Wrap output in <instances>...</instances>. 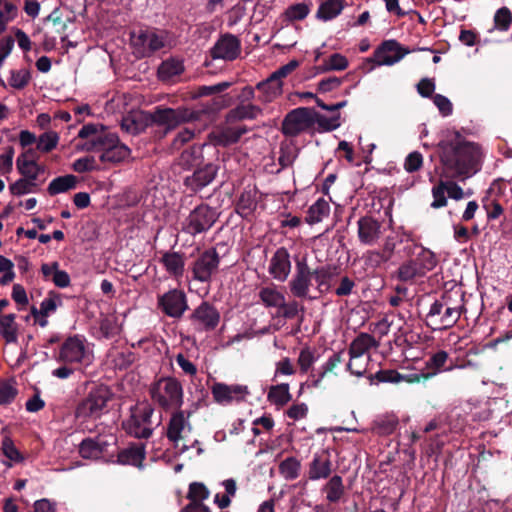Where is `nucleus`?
Instances as JSON below:
<instances>
[{"mask_svg":"<svg viewBox=\"0 0 512 512\" xmlns=\"http://www.w3.org/2000/svg\"><path fill=\"white\" fill-rule=\"evenodd\" d=\"M446 183L445 181H440L437 186L432 188L433 202L431 203V207L438 209L447 205V198L445 196L446 192Z\"/></svg>","mask_w":512,"mask_h":512,"instance_id":"63","label":"nucleus"},{"mask_svg":"<svg viewBox=\"0 0 512 512\" xmlns=\"http://www.w3.org/2000/svg\"><path fill=\"white\" fill-rule=\"evenodd\" d=\"M36 148H27L25 149L16 160L17 170H24L27 164H34V162L38 161L39 155L37 153Z\"/></svg>","mask_w":512,"mask_h":512,"instance_id":"62","label":"nucleus"},{"mask_svg":"<svg viewBox=\"0 0 512 512\" xmlns=\"http://www.w3.org/2000/svg\"><path fill=\"white\" fill-rule=\"evenodd\" d=\"M87 358L85 339L79 335L68 337L56 356V360L63 364H83Z\"/></svg>","mask_w":512,"mask_h":512,"instance_id":"13","label":"nucleus"},{"mask_svg":"<svg viewBox=\"0 0 512 512\" xmlns=\"http://www.w3.org/2000/svg\"><path fill=\"white\" fill-rule=\"evenodd\" d=\"M348 60L345 56L339 53H334L325 60L322 70L323 71H342L348 67Z\"/></svg>","mask_w":512,"mask_h":512,"instance_id":"59","label":"nucleus"},{"mask_svg":"<svg viewBox=\"0 0 512 512\" xmlns=\"http://www.w3.org/2000/svg\"><path fill=\"white\" fill-rule=\"evenodd\" d=\"M78 184V179L75 175L67 174L54 178L47 187V192L50 196H55L60 193H65L69 190L75 189Z\"/></svg>","mask_w":512,"mask_h":512,"instance_id":"37","label":"nucleus"},{"mask_svg":"<svg viewBox=\"0 0 512 512\" xmlns=\"http://www.w3.org/2000/svg\"><path fill=\"white\" fill-rule=\"evenodd\" d=\"M344 351H339L333 353L329 359L322 365L321 370L318 374L311 373L309 376V386L314 388L322 387V380L325 375L329 372H332L340 363L344 361L343 359Z\"/></svg>","mask_w":512,"mask_h":512,"instance_id":"30","label":"nucleus"},{"mask_svg":"<svg viewBox=\"0 0 512 512\" xmlns=\"http://www.w3.org/2000/svg\"><path fill=\"white\" fill-rule=\"evenodd\" d=\"M463 299H453L448 292L436 299L430 306L426 315V326L432 331H444L454 327L461 314L466 311Z\"/></svg>","mask_w":512,"mask_h":512,"instance_id":"3","label":"nucleus"},{"mask_svg":"<svg viewBox=\"0 0 512 512\" xmlns=\"http://www.w3.org/2000/svg\"><path fill=\"white\" fill-rule=\"evenodd\" d=\"M247 132L248 129L246 126H241L238 128L225 127L211 132L209 134V140L215 146L228 147L230 145L236 144Z\"/></svg>","mask_w":512,"mask_h":512,"instance_id":"25","label":"nucleus"},{"mask_svg":"<svg viewBox=\"0 0 512 512\" xmlns=\"http://www.w3.org/2000/svg\"><path fill=\"white\" fill-rule=\"evenodd\" d=\"M279 469L285 479L294 480L299 476L300 462L294 457H289L280 463Z\"/></svg>","mask_w":512,"mask_h":512,"instance_id":"56","label":"nucleus"},{"mask_svg":"<svg viewBox=\"0 0 512 512\" xmlns=\"http://www.w3.org/2000/svg\"><path fill=\"white\" fill-rule=\"evenodd\" d=\"M219 166L209 162L201 164L192 174L187 175L183 179V185L192 193H198L205 187L209 186L217 177Z\"/></svg>","mask_w":512,"mask_h":512,"instance_id":"15","label":"nucleus"},{"mask_svg":"<svg viewBox=\"0 0 512 512\" xmlns=\"http://www.w3.org/2000/svg\"><path fill=\"white\" fill-rule=\"evenodd\" d=\"M358 238L362 244L373 245L381 236V223L371 216H363L358 222Z\"/></svg>","mask_w":512,"mask_h":512,"instance_id":"24","label":"nucleus"},{"mask_svg":"<svg viewBox=\"0 0 512 512\" xmlns=\"http://www.w3.org/2000/svg\"><path fill=\"white\" fill-rule=\"evenodd\" d=\"M110 133L111 132H109L107 128L102 124L89 123L82 126L78 132V137L81 139H88L87 142H92L97 137Z\"/></svg>","mask_w":512,"mask_h":512,"instance_id":"52","label":"nucleus"},{"mask_svg":"<svg viewBox=\"0 0 512 512\" xmlns=\"http://www.w3.org/2000/svg\"><path fill=\"white\" fill-rule=\"evenodd\" d=\"M114 394L106 385L92 387L86 396L78 403L75 416L77 419L97 420L104 413L108 412V403L113 399Z\"/></svg>","mask_w":512,"mask_h":512,"instance_id":"4","label":"nucleus"},{"mask_svg":"<svg viewBox=\"0 0 512 512\" xmlns=\"http://www.w3.org/2000/svg\"><path fill=\"white\" fill-rule=\"evenodd\" d=\"M343 8V0H327L320 4L316 18L322 21L334 19L342 12Z\"/></svg>","mask_w":512,"mask_h":512,"instance_id":"42","label":"nucleus"},{"mask_svg":"<svg viewBox=\"0 0 512 512\" xmlns=\"http://www.w3.org/2000/svg\"><path fill=\"white\" fill-rule=\"evenodd\" d=\"M449 355L444 350H439L434 353L426 362V370L424 373H434V376L439 373L445 366Z\"/></svg>","mask_w":512,"mask_h":512,"instance_id":"54","label":"nucleus"},{"mask_svg":"<svg viewBox=\"0 0 512 512\" xmlns=\"http://www.w3.org/2000/svg\"><path fill=\"white\" fill-rule=\"evenodd\" d=\"M269 274L277 281L284 282L291 272L290 254L285 247L278 248L269 262Z\"/></svg>","mask_w":512,"mask_h":512,"instance_id":"22","label":"nucleus"},{"mask_svg":"<svg viewBox=\"0 0 512 512\" xmlns=\"http://www.w3.org/2000/svg\"><path fill=\"white\" fill-rule=\"evenodd\" d=\"M331 454L327 449L314 454L312 461L308 466V478L316 481L320 479H328L333 471Z\"/></svg>","mask_w":512,"mask_h":512,"instance_id":"21","label":"nucleus"},{"mask_svg":"<svg viewBox=\"0 0 512 512\" xmlns=\"http://www.w3.org/2000/svg\"><path fill=\"white\" fill-rule=\"evenodd\" d=\"M213 105L205 110H193L187 107L170 108L162 105L156 106L153 111H137L123 117L121 128L125 132L138 135L148 127L156 125L164 128V134L176 129L182 124L200 120L202 115L215 112L223 106V97L218 96L213 100Z\"/></svg>","mask_w":512,"mask_h":512,"instance_id":"1","label":"nucleus"},{"mask_svg":"<svg viewBox=\"0 0 512 512\" xmlns=\"http://www.w3.org/2000/svg\"><path fill=\"white\" fill-rule=\"evenodd\" d=\"M17 15V6L14 3L5 0L2 5H0V27L4 29L9 22L13 21L17 17Z\"/></svg>","mask_w":512,"mask_h":512,"instance_id":"58","label":"nucleus"},{"mask_svg":"<svg viewBox=\"0 0 512 512\" xmlns=\"http://www.w3.org/2000/svg\"><path fill=\"white\" fill-rule=\"evenodd\" d=\"M220 256L215 248H209L203 251L194 261L192 273L195 280L208 283L212 275L218 270Z\"/></svg>","mask_w":512,"mask_h":512,"instance_id":"14","label":"nucleus"},{"mask_svg":"<svg viewBox=\"0 0 512 512\" xmlns=\"http://www.w3.org/2000/svg\"><path fill=\"white\" fill-rule=\"evenodd\" d=\"M188 319L198 332L213 331L220 323V312L208 301H203L189 315Z\"/></svg>","mask_w":512,"mask_h":512,"instance_id":"11","label":"nucleus"},{"mask_svg":"<svg viewBox=\"0 0 512 512\" xmlns=\"http://www.w3.org/2000/svg\"><path fill=\"white\" fill-rule=\"evenodd\" d=\"M267 400L277 407H283L292 400L288 383L272 385L267 394Z\"/></svg>","mask_w":512,"mask_h":512,"instance_id":"40","label":"nucleus"},{"mask_svg":"<svg viewBox=\"0 0 512 512\" xmlns=\"http://www.w3.org/2000/svg\"><path fill=\"white\" fill-rule=\"evenodd\" d=\"M409 53L408 49L394 40L383 41L374 51L373 58L368 59L369 62H375L376 65H393L399 62L406 54Z\"/></svg>","mask_w":512,"mask_h":512,"instance_id":"18","label":"nucleus"},{"mask_svg":"<svg viewBox=\"0 0 512 512\" xmlns=\"http://www.w3.org/2000/svg\"><path fill=\"white\" fill-rule=\"evenodd\" d=\"M330 212V205L324 198H319L313 205H311L307 212L306 221L309 224H314L322 221L325 216Z\"/></svg>","mask_w":512,"mask_h":512,"instance_id":"47","label":"nucleus"},{"mask_svg":"<svg viewBox=\"0 0 512 512\" xmlns=\"http://www.w3.org/2000/svg\"><path fill=\"white\" fill-rule=\"evenodd\" d=\"M257 207V200L255 197V192L251 190H244L235 206V211L243 218H247L251 216Z\"/></svg>","mask_w":512,"mask_h":512,"instance_id":"39","label":"nucleus"},{"mask_svg":"<svg viewBox=\"0 0 512 512\" xmlns=\"http://www.w3.org/2000/svg\"><path fill=\"white\" fill-rule=\"evenodd\" d=\"M83 149L88 152L100 151L99 159L103 163L118 164L131 155V149L120 141L117 134L112 132L99 136L92 142H86Z\"/></svg>","mask_w":512,"mask_h":512,"instance_id":"5","label":"nucleus"},{"mask_svg":"<svg viewBox=\"0 0 512 512\" xmlns=\"http://www.w3.org/2000/svg\"><path fill=\"white\" fill-rule=\"evenodd\" d=\"M22 178L10 184V193L14 196H22L31 192H36L38 184L35 181V176L30 175L23 170H18Z\"/></svg>","mask_w":512,"mask_h":512,"instance_id":"34","label":"nucleus"},{"mask_svg":"<svg viewBox=\"0 0 512 512\" xmlns=\"http://www.w3.org/2000/svg\"><path fill=\"white\" fill-rule=\"evenodd\" d=\"M168 33L155 27L140 28L130 33L131 46L136 58H146L164 48Z\"/></svg>","mask_w":512,"mask_h":512,"instance_id":"6","label":"nucleus"},{"mask_svg":"<svg viewBox=\"0 0 512 512\" xmlns=\"http://www.w3.org/2000/svg\"><path fill=\"white\" fill-rule=\"evenodd\" d=\"M311 3H296L293 5H290L285 10V17L288 21L294 22V21H301L305 19L311 10Z\"/></svg>","mask_w":512,"mask_h":512,"instance_id":"50","label":"nucleus"},{"mask_svg":"<svg viewBox=\"0 0 512 512\" xmlns=\"http://www.w3.org/2000/svg\"><path fill=\"white\" fill-rule=\"evenodd\" d=\"M512 23V13L509 8L501 7L494 15V26L499 31H508Z\"/></svg>","mask_w":512,"mask_h":512,"instance_id":"57","label":"nucleus"},{"mask_svg":"<svg viewBox=\"0 0 512 512\" xmlns=\"http://www.w3.org/2000/svg\"><path fill=\"white\" fill-rule=\"evenodd\" d=\"M158 308L166 316L180 319L189 309L187 296L182 290L171 289L158 296Z\"/></svg>","mask_w":512,"mask_h":512,"instance_id":"12","label":"nucleus"},{"mask_svg":"<svg viewBox=\"0 0 512 512\" xmlns=\"http://www.w3.org/2000/svg\"><path fill=\"white\" fill-rule=\"evenodd\" d=\"M154 409L150 405L139 407L134 405L130 408V416L122 422L125 432L137 439H147L152 435L153 429L148 427Z\"/></svg>","mask_w":512,"mask_h":512,"instance_id":"8","label":"nucleus"},{"mask_svg":"<svg viewBox=\"0 0 512 512\" xmlns=\"http://www.w3.org/2000/svg\"><path fill=\"white\" fill-rule=\"evenodd\" d=\"M241 53V41L233 34L226 33L221 35L210 50L213 59H222L225 61H233L238 58Z\"/></svg>","mask_w":512,"mask_h":512,"instance_id":"19","label":"nucleus"},{"mask_svg":"<svg viewBox=\"0 0 512 512\" xmlns=\"http://www.w3.org/2000/svg\"><path fill=\"white\" fill-rule=\"evenodd\" d=\"M337 275V268L331 265H325L312 270V277L317 283V289L320 293L328 291L331 288V280Z\"/></svg>","mask_w":512,"mask_h":512,"instance_id":"36","label":"nucleus"},{"mask_svg":"<svg viewBox=\"0 0 512 512\" xmlns=\"http://www.w3.org/2000/svg\"><path fill=\"white\" fill-rule=\"evenodd\" d=\"M209 496H210V491L203 483H201V482L190 483L189 490L187 493V499L190 501L189 503L204 504L203 501L208 499Z\"/></svg>","mask_w":512,"mask_h":512,"instance_id":"49","label":"nucleus"},{"mask_svg":"<svg viewBox=\"0 0 512 512\" xmlns=\"http://www.w3.org/2000/svg\"><path fill=\"white\" fill-rule=\"evenodd\" d=\"M404 253L408 257L415 256L413 260L415 261L418 268H420L423 276L428 272L433 270L437 265L436 255L429 249L423 247L420 244L411 242L404 247Z\"/></svg>","mask_w":512,"mask_h":512,"instance_id":"20","label":"nucleus"},{"mask_svg":"<svg viewBox=\"0 0 512 512\" xmlns=\"http://www.w3.org/2000/svg\"><path fill=\"white\" fill-rule=\"evenodd\" d=\"M311 127H313L312 108L298 107L285 116L281 131L287 137H296Z\"/></svg>","mask_w":512,"mask_h":512,"instance_id":"10","label":"nucleus"},{"mask_svg":"<svg viewBox=\"0 0 512 512\" xmlns=\"http://www.w3.org/2000/svg\"><path fill=\"white\" fill-rule=\"evenodd\" d=\"M59 142V135L55 131L44 132L37 138V150L43 153H49L55 149Z\"/></svg>","mask_w":512,"mask_h":512,"instance_id":"51","label":"nucleus"},{"mask_svg":"<svg viewBox=\"0 0 512 512\" xmlns=\"http://www.w3.org/2000/svg\"><path fill=\"white\" fill-rule=\"evenodd\" d=\"M78 452L84 459H97L103 454L104 447L96 439L88 437L79 444Z\"/></svg>","mask_w":512,"mask_h":512,"instance_id":"46","label":"nucleus"},{"mask_svg":"<svg viewBox=\"0 0 512 512\" xmlns=\"http://www.w3.org/2000/svg\"><path fill=\"white\" fill-rule=\"evenodd\" d=\"M160 262L170 275L174 277L183 276L185 267L184 254L179 252H164Z\"/></svg>","mask_w":512,"mask_h":512,"instance_id":"33","label":"nucleus"},{"mask_svg":"<svg viewBox=\"0 0 512 512\" xmlns=\"http://www.w3.org/2000/svg\"><path fill=\"white\" fill-rule=\"evenodd\" d=\"M312 278V270L308 266L306 257L296 259L295 274L288 284L292 296L300 299L308 298Z\"/></svg>","mask_w":512,"mask_h":512,"instance_id":"16","label":"nucleus"},{"mask_svg":"<svg viewBox=\"0 0 512 512\" xmlns=\"http://www.w3.org/2000/svg\"><path fill=\"white\" fill-rule=\"evenodd\" d=\"M322 491L326 494V500L329 503H337L345 494L343 479L339 475L329 477V480L323 486Z\"/></svg>","mask_w":512,"mask_h":512,"instance_id":"35","label":"nucleus"},{"mask_svg":"<svg viewBox=\"0 0 512 512\" xmlns=\"http://www.w3.org/2000/svg\"><path fill=\"white\" fill-rule=\"evenodd\" d=\"M151 399L163 410L180 409L183 405V387L174 377H162L150 388Z\"/></svg>","mask_w":512,"mask_h":512,"instance_id":"7","label":"nucleus"},{"mask_svg":"<svg viewBox=\"0 0 512 512\" xmlns=\"http://www.w3.org/2000/svg\"><path fill=\"white\" fill-rule=\"evenodd\" d=\"M187 430L192 431V425L188 419L185 418L182 409L175 410L167 423L166 437L176 447L180 440L183 439L182 432Z\"/></svg>","mask_w":512,"mask_h":512,"instance_id":"23","label":"nucleus"},{"mask_svg":"<svg viewBox=\"0 0 512 512\" xmlns=\"http://www.w3.org/2000/svg\"><path fill=\"white\" fill-rule=\"evenodd\" d=\"M282 86V82H278L270 75L266 80L256 85V89L260 92L258 100L263 103L272 102L282 93Z\"/></svg>","mask_w":512,"mask_h":512,"instance_id":"32","label":"nucleus"},{"mask_svg":"<svg viewBox=\"0 0 512 512\" xmlns=\"http://www.w3.org/2000/svg\"><path fill=\"white\" fill-rule=\"evenodd\" d=\"M344 351H339L333 353L329 359L322 365L321 370L318 374L311 373L309 376V386L314 388L322 387V380L325 375L329 372H332L340 363L344 361L343 359Z\"/></svg>","mask_w":512,"mask_h":512,"instance_id":"31","label":"nucleus"},{"mask_svg":"<svg viewBox=\"0 0 512 512\" xmlns=\"http://www.w3.org/2000/svg\"><path fill=\"white\" fill-rule=\"evenodd\" d=\"M443 175L446 178L471 176L479 169L480 147L467 141H441L439 143Z\"/></svg>","mask_w":512,"mask_h":512,"instance_id":"2","label":"nucleus"},{"mask_svg":"<svg viewBox=\"0 0 512 512\" xmlns=\"http://www.w3.org/2000/svg\"><path fill=\"white\" fill-rule=\"evenodd\" d=\"M62 297L55 291H50L46 298L40 303L42 316H50L55 313L57 308L62 306Z\"/></svg>","mask_w":512,"mask_h":512,"instance_id":"53","label":"nucleus"},{"mask_svg":"<svg viewBox=\"0 0 512 512\" xmlns=\"http://www.w3.org/2000/svg\"><path fill=\"white\" fill-rule=\"evenodd\" d=\"M72 169L77 173L91 172L97 169L96 160L93 156H85L75 160Z\"/></svg>","mask_w":512,"mask_h":512,"instance_id":"64","label":"nucleus"},{"mask_svg":"<svg viewBox=\"0 0 512 512\" xmlns=\"http://www.w3.org/2000/svg\"><path fill=\"white\" fill-rule=\"evenodd\" d=\"M183 72V62L175 58H169L163 61L158 68V76L163 81L170 80Z\"/></svg>","mask_w":512,"mask_h":512,"instance_id":"43","label":"nucleus"},{"mask_svg":"<svg viewBox=\"0 0 512 512\" xmlns=\"http://www.w3.org/2000/svg\"><path fill=\"white\" fill-rule=\"evenodd\" d=\"M15 319L16 315L13 313L0 316V335L7 343H15L17 341V324Z\"/></svg>","mask_w":512,"mask_h":512,"instance_id":"44","label":"nucleus"},{"mask_svg":"<svg viewBox=\"0 0 512 512\" xmlns=\"http://www.w3.org/2000/svg\"><path fill=\"white\" fill-rule=\"evenodd\" d=\"M394 277L404 283H413L417 278L423 277V274L413 258L410 257V259L406 260L398 267L394 273Z\"/></svg>","mask_w":512,"mask_h":512,"instance_id":"38","label":"nucleus"},{"mask_svg":"<svg viewBox=\"0 0 512 512\" xmlns=\"http://www.w3.org/2000/svg\"><path fill=\"white\" fill-rule=\"evenodd\" d=\"M211 392L215 402L218 404H228L234 400V396L230 394L229 385L225 383H214Z\"/></svg>","mask_w":512,"mask_h":512,"instance_id":"55","label":"nucleus"},{"mask_svg":"<svg viewBox=\"0 0 512 512\" xmlns=\"http://www.w3.org/2000/svg\"><path fill=\"white\" fill-rule=\"evenodd\" d=\"M216 210L208 204L201 203L196 206L186 218L183 224V231L195 236L207 232L217 221Z\"/></svg>","mask_w":512,"mask_h":512,"instance_id":"9","label":"nucleus"},{"mask_svg":"<svg viewBox=\"0 0 512 512\" xmlns=\"http://www.w3.org/2000/svg\"><path fill=\"white\" fill-rule=\"evenodd\" d=\"M344 351H339L333 353L329 359L322 365L321 370L318 374L311 373L309 376V386L314 388L322 387V380L325 375L329 372H332L340 363L344 361L343 359Z\"/></svg>","mask_w":512,"mask_h":512,"instance_id":"29","label":"nucleus"},{"mask_svg":"<svg viewBox=\"0 0 512 512\" xmlns=\"http://www.w3.org/2000/svg\"><path fill=\"white\" fill-rule=\"evenodd\" d=\"M261 302L267 308H278L284 304L285 296L274 287H262L258 294Z\"/></svg>","mask_w":512,"mask_h":512,"instance_id":"45","label":"nucleus"},{"mask_svg":"<svg viewBox=\"0 0 512 512\" xmlns=\"http://www.w3.org/2000/svg\"><path fill=\"white\" fill-rule=\"evenodd\" d=\"M262 114V109L251 103H240L231 109L226 116L227 122L234 123L243 120H254Z\"/></svg>","mask_w":512,"mask_h":512,"instance_id":"28","label":"nucleus"},{"mask_svg":"<svg viewBox=\"0 0 512 512\" xmlns=\"http://www.w3.org/2000/svg\"><path fill=\"white\" fill-rule=\"evenodd\" d=\"M17 394V388L10 381H0V405L10 404Z\"/></svg>","mask_w":512,"mask_h":512,"instance_id":"61","label":"nucleus"},{"mask_svg":"<svg viewBox=\"0 0 512 512\" xmlns=\"http://www.w3.org/2000/svg\"><path fill=\"white\" fill-rule=\"evenodd\" d=\"M378 345V342L372 335L364 332L360 333L349 346L348 354L350 356V361L347 364V370L353 375L362 376L365 373L366 368H354V360H359L367 351L371 348L378 347Z\"/></svg>","mask_w":512,"mask_h":512,"instance_id":"17","label":"nucleus"},{"mask_svg":"<svg viewBox=\"0 0 512 512\" xmlns=\"http://www.w3.org/2000/svg\"><path fill=\"white\" fill-rule=\"evenodd\" d=\"M304 313L305 307L300 305L296 300L286 302L284 299V304L279 307L278 316L285 319H293L299 316V322L301 323L304 319Z\"/></svg>","mask_w":512,"mask_h":512,"instance_id":"48","label":"nucleus"},{"mask_svg":"<svg viewBox=\"0 0 512 512\" xmlns=\"http://www.w3.org/2000/svg\"><path fill=\"white\" fill-rule=\"evenodd\" d=\"M9 85L15 89L21 90L25 88L31 80L29 70H11Z\"/></svg>","mask_w":512,"mask_h":512,"instance_id":"60","label":"nucleus"},{"mask_svg":"<svg viewBox=\"0 0 512 512\" xmlns=\"http://www.w3.org/2000/svg\"><path fill=\"white\" fill-rule=\"evenodd\" d=\"M312 121L313 125L317 124V131L320 133L334 131L341 125L339 112L328 118L312 109Z\"/></svg>","mask_w":512,"mask_h":512,"instance_id":"41","label":"nucleus"},{"mask_svg":"<svg viewBox=\"0 0 512 512\" xmlns=\"http://www.w3.org/2000/svg\"><path fill=\"white\" fill-rule=\"evenodd\" d=\"M145 458V445L142 443H133L127 448L119 451L117 455V463L121 465H131L137 468H143V461Z\"/></svg>","mask_w":512,"mask_h":512,"instance_id":"26","label":"nucleus"},{"mask_svg":"<svg viewBox=\"0 0 512 512\" xmlns=\"http://www.w3.org/2000/svg\"><path fill=\"white\" fill-rule=\"evenodd\" d=\"M202 163V147L198 145H193L183 150L177 160L178 166L185 171H194Z\"/></svg>","mask_w":512,"mask_h":512,"instance_id":"27","label":"nucleus"}]
</instances>
